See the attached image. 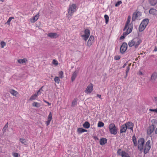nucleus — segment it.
Segmentation results:
<instances>
[{"instance_id": "1", "label": "nucleus", "mask_w": 157, "mask_h": 157, "mask_svg": "<svg viewBox=\"0 0 157 157\" xmlns=\"http://www.w3.org/2000/svg\"><path fill=\"white\" fill-rule=\"evenodd\" d=\"M141 42V40L138 37H136L129 41L128 44L130 47L134 46L135 48H137Z\"/></svg>"}, {"instance_id": "2", "label": "nucleus", "mask_w": 157, "mask_h": 157, "mask_svg": "<svg viewBox=\"0 0 157 157\" xmlns=\"http://www.w3.org/2000/svg\"><path fill=\"white\" fill-rule=\"evenodd\" d=\"M109 128L110 133L113 135H116L117 132V128L113 123L110 124L109 126Z\"/></svg>"}, {"instance_id": "3", "label": "nucleus", "mask_w": 157, "mask_h": 157, "mask_svg": "<svg viewBox=\"0 0 157 157\" xmlns=\"http://www.w3.org/2000/svg\"><path fill=\"white\" fill-rule=\"evenodd\" d=\"M77 6L75 4H72L70 5L68 10V16H72L73 13L76 10Z\"/></svg>"}, {"instance_id": "4", "label": "nucleus", "mask_w": 157, "mask_h": 157, "mask_svg": "<svg viewBox=\"0 0 157 157\" xmlns=\"http://www.w3.org/2000/svg\"><path fill=\"white\" fill-rule=\"evenodd\" d=\"M144 139L143 138L139 139L138 143V147L140 151H142L143 149L144 145Z\"/></svg>"}, {"instance_id": "5", "label": "nucleus", "mask_w": 157, "mask_h": 157, "mask_svg": "<svg viewBox=\"0 0 157 157\" xmlns=\"http://www.w3.org/2000/svg\"><path fill=\"white\" fill-rule=\"evenodd\" d=\"M151 148V141L150 140H148L145 144L144 148V154L147 153Z\"/></svg>"}, {"instance_id": "6", "label": "nucleus", "mask_w": 157, "mask_h": 157, "mask_svg": "<svg viewBox=\"0 0 157 157\" xmlns=\"http://www.w3.org/2000/svg\"><path fill=\"white\" fill-rule=\"evenodd\" d=\"M117 153L118 155L121 156L122 157H130L128 153L121 149H119L117 150Z\"/></svg>"}, {"instance_id": "7", "label": "nucleus", "mask_w": 157, "mask_h": 157, "mask_svg": "<svg viewBox=\"0 0 157 157\" xmlns=\"http://www.w3.org/2000/svg\"><path fill=\"white\" fill-rule=\"evenodd\" d=\"M141 12L140 11L134 12L132 15V21H134L136 19H138L139 17L141 16Z\"/></svg>"}, {"instance_id": "8", "label": "nucleus", "mask_w": 157, "mask_h": 157, "mask_svg": "<svg viewBox=\"0 0 157 157\" xmlns=\"http://www.w3.org/2000/svg\"><path fill=\"white\" fill-rule=\"evenodd\" d=\"M127 48V44L126 42L123 43L120 47V52L121 54H124Z\"/></svg>"}, {"instance_id": "9", "label": "nucleus", "mask_w": 157, "mask_h": 157, "mask_svg": "<svg viewBox=\"0 0 157 157\" xmlns=\"http://www.w3.org/2000/svg\"><path fill=\"white\" fill-rule=\"evenodd\" d=\"M93 85L90 83L84 91L87 94L90 93L93 90Z\"/></svg>"}, {"instance_id": "10", "label": "nucleus", "mask_w": 157, "mask_h": 157, "mask_svg": "<svg viewBox=\"0 0 157 157\" xmlns=\"http://www.w3.org/2000/svg\"><path fill=\"white\" fill-rule=\"evenodd\" d=\"M48 36L51 38L54 39L58 37L59 35L57 33H50L48 34Z\"/></svg>"}, {"instance_id": "11", "label": "nucleus", "mask_w": 157, "mask_h": 157, "mask_svg": "<svg viewBox=\"0 0 157 157\" xmlns=\"http://www.w3.org/2000/svg\"><path fill=\"white\" fill-rule=\"evenodd\" d=\"M125 124L126 125L127 129H130L132 130V132H133L134 124L132 122H128Z\"/></svg>"}, {"instance_id": "12", "label": "nucleus", "mask_w": 157, "mask_h": 157, "mask_svg": "<svg viewBox=\"0 0 157 157\" xmlns=\"http://www.w3.org/2000/svg\"><path fill=\"white\" fill-rule=\"evenodd\" d=\"M52 119V113L50 112L48 117V120L45 122V124L47 126H48L50 124V122Z\"/></svg>"}, {"instance_id": "13", "label": "nucleus", "mask_w": 157, "mask_h": 157, "mask_svg": "<svg viewBox=\"0 0 157 157\" xmlns=\"http://www.w3.org/2000/svg\"><path fill=\"white\" fill-rule=\"evenodd\" d=\"M94 36L92 35L90 36L88 42H87V45L90 47L92 44L94 40Z\"/></svg>"}, {"instance_id": "14", "label": "nucleus", "mask_w": 157, "mask_h": 157, "mask_svg": "<svg viewBox=\"0 0 157 157\" xmlns=\"http://www.w3.org/2000/svg\"><path fill=\"white\" fill-rule=\"evenodd\" d=\"M78 72V71L77 70H75L74 72L71 77V79L72 82H73L75 80L77 76Z\"/></svg>"}, {"instance_id": "15", "label": "nucleus", "mask_w": 157, "mask_h": 157, "mask_svg": "<svg viewBox=\"0 0 157 157\" xmlns=\"http://www.w3.org/2000/svg\"><path fill=\"white\" fill-rule=\"evenodd\" d=\"M154 129V127L153 125L149 126L147 130V134L148 135L151 134L153 132Z\"/></svg>"}, {"instance_id": "16", "label": "nucleus", "mask_w": 157, "mask_h": 157, "mask_svg": "<svg viewBox=\"0 0 157 157\" xmlns=\"http://www.w3.org/2000/svg\"><path fill=\"white\" fill-rule=\"evenodd\" d=\"M157 78V72L153 73L151 77V79L152 82H155Z\"/></svg>"}, {"instance_id": "17", "label": "nucleus", "mask_w": 157, "mask_h": 157, "mask_svg": "<svg viewBox=\"0 0 157 157\" xmlns=\"http://www.w3.org/2000/svg\"><path fill=\"white\" fill-rule=\"evenodd\" d=\"M127 129V128L125 124L122 125L121 127L120 132L121 133H122L125 132Z\"/></svg>"}, {"instance_id": "18", "label": "nucleus", "mask_w": 157, "mask_h": 157, "mask_svg": "<svg viewBox=\"0 0 157 157\" xmlns=\"http://www.w3.org/2000/svg\"><path fill=\"white\" fill-rule=\"evenodd\" d=\"M149 13L150 14L155 15L157 13V11L155 9L151 8L149 10Z\"/></svg>"}, {"instance_id": "19", "label": "nucleus", "mask_w": 157, "mask_h": 157, "mask_svg": "<svg viewBox=\"0 0 157 157\" xmlns=\"http://www.w3.org/2000/svg\"><path fill=\"white\" fill-rule=\"evenodd\" d=\"M107 139L103 138H101L100 141V144L101 145H103L107 142Z\"/></svg>"}, {"instance_id": "20", "label": "nucleus", "mask_w": 157, "mask_h": 157, "mask_svg": "<svg viewBox=\"0 0 157 157\" xmlns=\"http://www.w3.org/2000/svg\"><path fill=\"white\" fill-rule=\"evenodd\" d=\"M28 60L26 58H23L22 59H19L17 60L18 63L20 64L25 63Z\"/></svg>"}, {"instance_id": "21", "label": "nucleus", "mask_w": 157, "mask_h": 157, "mask_svg": "<svg viewBox=\"0 0 157 157\" xmlns=\"http://www.w3.org/2000/svg\"><path fill=\"white\" fill-rule=\"evenodd\" d=\"M149 21V20L148 19H145L143 20L141 22L142 24L143 25L145 26H146L148 24Z\"/></svg>"}, {"instance_id": "22", "label": "nucleus", "mask_w": 157, "mask_h": 157, "mask_svg": "<svg viewBox=\"0 0 157 157\" xmlns=\"http://www.w3.org/2000/svg\"><path fill=\"white\" fill-rule=\"evenodd\" d=\"M146 26L142 24L141 23L139 25V30L140 32H141L143 31L146 28Z\"/></svg>"}, {"instance_id": "23", "label": "nucleus", "mask_w": 157, "mask_h": 157, "mask_svg": "<svg viewBox=\"0 0 157 157\" xmlns=\"http://www.w3.org/2000/svg\"><path fill=\"white\" fill-rule=\"evenodd\" d=\"M150 4L152 6H155L157 3V0H148Z\"/></svg>"}, {"instance_id": "24", "label": "nucleus", "mask_w": 157, "mask_h": 157, "mask_svg": "<svg viewBox=\"0 0 157 157\" xmlns=\"http://www.w3.org/2000/svg\"><path fill=\"white\" fill-rule=\"evenodd\" d=\"M77 132L80 133H82L85 132H87V130L82 128H78L77 130Z\"/></svg>"}, {"instance_id": "25", "label": "nucleus", "mask_w": 157, "mask_h": 157, "mask_svg": "<svg viewBox=\"0 0 157 157\" xmlns=\"http://www.w3.org/2000/svg\"><path fill=\"white\" fill-rule=\"evenodd\" d=\"M39 17V14L36 15L35 16L33 17V18L32 21H31V22L33 23L35 22L38 19Z\"/></svg>"}, {"instance_id": "26", "label": "nucleus", "mask_w": 157, "mask_h": 157, "mask_svg": "<svg viewBox=\"0 0 157 157\" xmlns=\"http://www.w3.org/2000/svg\"><path fill=\"white\" fill-rule=\"evenodd\" d=\"M77 103V99L75 98L73 100L72 103V107H75Z\"/></svg>"}, {"instance_id": "27", "label": "nucleus", "mask_w": 157, "mask_h": 157, "mask_svg": "<svg viewBox=\"0 0 157 157\" xmlns=\"http://www.w3.org/2000/svg\"><path fill=\"white\" fill-rule=\"evenodd\" d=\"M19 140L22 144H24L25 146H26L27 145V143L25 139L23 138H20Z\"/></svg>"}, {"instance_id": "28", "label": "nucleus", "mask_w": 157, "mask_h": 157, "mask_svg": "<svg viewBox=\"0 0 157 157\" xmlns=\"http://www.w3.org/2000/svg\"><path fill=\"white\" fill-rule=\"evenodd\" d=\"M90 123L87 121L85 122L83 124V127L86 128H89L90 127Z\"/></svg>"}, {"instance_id": "29", "label": "nucleus", "mask_w": 157, "mask_h": 157, "mask_svg": "<svg viewBox=\"0 0 157 157\" xmlns=\"http://www.w3.org/2000/svg\"><path fill=\"white\" fill-rule=\"evenodd\" d=\"M38 95L36 93L32 95L29 99V100L32 101L36 99Z\"/></svg>"}, {"instance_id": "30", "label": "nucleus", "mask_w": 157, "mask_h": 157, "mask_svg": "<svg viewBox=\"0 0 157 157\" xmlns=\"http://www.w3.org/2000/svg\"><path fill=\"white\" fill-rule=\"evenodd\" d=\"M132 140L134 144V146H137V141L136 137L135 136H132Z\"/></svg>"}, {"instance_id": "31", "label": "nucleus", "mask_w": 157, "mask_h": 157, "mask_svg": "<svg viewBox=\"0 0 157 157\" xmlns=\"http://www.w3.org/2000/svg\"><path fill=\"white\" fill-rule=\"evenodd\" d=\"M10 92L13 95L16 96L18 94V92L14 90H12Z\"/></svg>"}, {"instance_id": "32", "label": "nucleus", "mask_w": 157, "mask_h": 157, "mask_svg": "<svg viewBox=\"0 0 157 157\" xmlns=\"http://www.w3.org/2000/svg\"><path fill=\"white\" fill-rule=\"evenodd\" d=\"M32 105L33 107L37 108L39 107L40 106V105L39 103L36 102L33 103L32 104Z\"/></svg>"}, {"instance_id": "33", "label": "nucleus", "mask_w": 157, "mask_h": 157, "mask_svg": "<svg viewBox=\"0 0 157 157\" xmlns=\"http://www.w3.org/2000/svg\"><path fill=\"white\" fill-rule=\"evenodd\" d=\"M85 34L84 35H86V36H89L90 34V31L89 29H85L84 31Z\"/></svg>"}, {"instance_id": "34", "label": "nucleus", "mask_w": 157, "mask_h": 157, "mask_svg": "<svg viewBox=\"0 0 157 157\" xmlns=\"http://www.w3.org/2000/svg\"><path fill=\"white\" fill-rule=\"evenodd\" d=\"M54 81L56 82L59 84L60 81V80L58 77L56 76L54 78Z\"/></svg>"}, {"instance_id": "35", "label": "nucleus", "mask_w": 157, "mask_h": 157, "mask_svg": "<svg viewBox=\"0 0 157 157\" xmlns=\"http://www.w3.org/2000/svg\"><path fill=\"white\" fill-rule=\"evenodd\" d=\"M104 125V124L103 122L99 121L98 124V127H102Z\"/></svg>"}, {"instance_id": "36", "label": "nucleus", "mask_w": 157, "mask_h": 157, "mask_svg": "<svg viewBox=\"0 0 157 157\" xmlns=\"http://www.w3.org/2000/svg\"><path fill=\"white\" fill-rule=\"evenodd\" d=\"M130 65H131V64H130L127 67V69H126V76L125 77V78H126V77L127 76L128 73V72L130 70Z\"/></svg>"}, {"instance_id": "37", "label": "nucleus", "mask_w": 157, "mask_h": 157, "mask_svg": "<svg viewBox=\"0 0 157 157\" xmlns=\"http://www.w3.org/2000/svg\"><path fill=\"white\" fill-rule=\"evenodd\" d=\"M104 18L105 20V23L106 24H107L109 21V16L105 14L104 15Z\"/></svg>"}, {"instance_id": "38", "label": "nucleus", "mask_w": 157, "mask_h": 157, "mask_svg": "<svg viewBox=\"0 0 157 157\" xmlns=\"http://www.w3.org/2000/svg\"><path fill=\"white\" fill-rule=\"evenodd\" d=\"M81 36L82 38L85 41H86L88 39L89 36H86V35H82Z\"/></svg>"}, {"instance_id": "39", "label": "nucleus", "mask_w": 157, "mask_h": 157, "mask_svg": "<svg viewBox=\"0 0 157 157\" xmlns=\"http://www.w3.org/2000/svg\"><path fill=\"white\" fill-rule=\"evenodd\" d=\"M1 47L2 48H3L6 45V43L5 42L2 41L0 43Z\"/></svg>"}, {"instance_id": "40", "label": "nucleus", "mask_w": 157, "mask_h": 157, "mask_svg": "<svg viewBox=\"0 0 157 157\" xmlns=\"http://www.w3.org/2000/svg\"><path fill=\"white\" fill-rule=\"evenodd\" d=\"M131 20V17L130 15L128 16V19L127 21V22H126V24H128L130 21Z\"/></svg>"}, {"instance_id": "41", "label": "nucleus", "mask_w": 157, "mask_h": 157, "mask_svg": "<svg viewBox=\"0 0 157 157\" xmlns=\"http://www.w3.org/2000/svg\"><path fill=\"white\" fill-rule=\"evenodd\" d=\"M43 86H42L41 88L39 89V90L38 91L36 94H37L38 95H39L41 91H43V90H42V88H43Z\"/></svg>"}, {"instance_id": "42", "label": "nucleus", "mask_w": 157, "mask_h": 157, "mask_svg": "<svg viewBox=\"0 0 157 157\" xmlns=\"http://www.w3.org/2000/svg\"><path fill=\"white\" fill-rule=\"evenodd\" d=\"M121 3H122L121 1H119L116 3V4L115 5V6L116 7H118Z\"/></svg>"}, {"instance_id": "43", "label": "nucleus", "mask_w": 157, "mask_h": 157, "mask_svg": "<svg viewBox=\"0 0 157 157\" xmlns=\"http://www.w3.org/2000/svg\"><path fill=\"white\" fill-rule=\"evenodd\" d=\"M8 123H7L4 126V128H3V130L5 131L6 130L7 128H8Z\"/></svg>"}, {"instance_id": "44", "label": "nucleus", "mask_w": 157, "mask_h": 157, "mask_svg": "<svg viewBox=\"0 0 157 157\" xmlns=\"http://www.w3.org/2000/svg\"><path fill=\"white\" fill-rule=\"evenodd\" d=\"M59 76L61 78H63V72L62 71H61L59 72Z\"/></svg>"}, {"instance_id": "45", "label": "nucleus", "mask_w": 157, "mask_h": 157, "mask_svg": "<svg viewBox=\"0 0 157 157\" xmlns=\"http://www.w3.org/2000/svg\"><path fill=\"white\" fill-rule=\"evenodd\" d=\"M132 29L128 28V29H127L126 32H127V33H128V34L132 32Z\"/></svg>"}, {"instance_id": "46", "label": "nucleus", "mask_w": 157, "mask_h": 157, "mask_svg": "<svg viewBox=\"0 0 157 157\" xmlns=\"http://www.w3.org/2000/svg\"><path fill=\"white\" fill-rule=\"evenodd\" d=\"M14 17H9L7 21V23L8 24H9L12 19Z\"/></svg>"}, {"instance_id": "47", "label": "nucleus", "mask_w": 157, "mask_h": 157, "mask_svg": "<svg viewBox=\"0 0 157 157\" xmlns=\"http://www.w3.org/2000/svg\"><path fill=\"white\" fill-rule=\"evenodd\" d=\"M121 57L119 56H116L114 58V59L115 60H118L120 59Z\"/></svg>"}, {"instance_id": "48", "label": "nucleus", "mask_w": 157, "mask_h": 157, "mask_svg": "<svg viewBox=\"0 0 157 157\" xmlns=\"http://www.w3.org/2000/svg\"><path fill=\"white\" fill-rule=\"evenodd\" d=\"M149 110L153 112H155L157 113V109H150Z\"/></svg>"}, {"instance_id": "49", "label": "nucleus", "mask_w": 157, "mask_h": 157, "mask_svg": "<svg viewBox=\"0 0 157 157\" xmlns=\"http://www.w3.org/2000/svg\"><path fill=\"white\" fill-rule=\"evenodd\" d=\"M53 64L57 65L58 64V62L56 59H53Z\"/></svg>"}, {"instance_id": "50", "label": "nucleus", "mask_w": 157, "mask_h": 157, "mask_svg": "<svg viewBox=\"0 0 157 157\" xmlns=\"http://www.w3.org/2000/svg\"><path fill=\"white\" fill-rule=\"evenodd\" d=\"M128 28H130L132 29H133V24L132 23L129 24V25Z\"/></svg>"}, {"instance_id": "51", "label": "nucleus", "mask_w": 157, "mask_h": 157, "mask_svg": "<svg viewBox=\"0 0 157 157\" xmlns=\"http://www.w3.org/2000/svg\"><path fill=\"white\" fill-rule=\"evenodd\" d=\"M128 24L126 23L123 29L124 31L125 30L127 29L128 26Z\"/></svg>"}, {"instance_id": "52", "label": "nucleus", "mask_w": 157, "mask_h": 157, "mask_svg": "<svg viewBox=\"0 0 157 157\" xmlns=\"http://www.w3.org/2000/svg\"><path fill=\"white\" fill-rule=\"evenodd\" d=\"M125 38V36L123 35H122L120 38V40H122Z\"/></svg>"}, {"instance_id": "53", "label": "nucleus", "mask_w": 157, "mask_h": 157, "mask_svg": "<svg viewBox=\"0 0 157 157\" xmlns=\"http://www.w3.org/2000/svg\"><path fill=\"white\" fill-rule=\"evenodd\" d=\"M128 34V33H127L126 32H124L123 33V35L124 36H126Z\"/></svg>"}, {"instance_id": "54", "label": "nucleus", "mask_w": 157, "mask_h": 157, "mask_svg": "<svg viewBox=\"0 0 157 157\" xmlns=\"http://www.w3.org/2000/svg\"><path fill=\"white\" fill-rule=\"evenodd\" d=\"M13 156L14 157H18V154L17 153H14L13 154Z\"/></svg>"}, {"instance_id": "55", "label": "nucleus", "mask_w": 157, "mask_h": 157, "mask_svg": "<svg viewBox=\"0 0 157 157\" xmlns=\"http://www.w3.org/2000/svg\"><path fill=\"white\" fill-rule=\"evenodd\" d=\"M128 62H127L125 63L123 65V66H122V68H124L127 64Z\"/></svg>"}, {"instance_id": "56", "label": "nucleus", "mask_w": 157, "mask_h": 157, "mask_svg": "<svg viewBox=\"0 0 157 157\" xmlns=\"http://www.w3.org/2000/svg\"><path fill=\"white\" fill-rule=\"evenodd\" d=\"M154 100L156 104H157V97H154Z\"/></svg>"}, {"instance_id": "57", "label": "nucleus", "mask_w": 157, "mask_h": 157, "mask_svg": "<svg viewBox=\"0 0 157 157\" xmlns=\"http://www.w3.org/2000/svg\"><path fill=\"white\" fill-rule=\"evenodd\" d=\"M97 97H98L99 98H100V99H101V95H100V94H97Z\"/></svg>"}, {"instance_id": "58", "label": "nucleus", "mask_w": 157, "mask_h": 157, "mask_svg": "<svg viewBox=\"0 0 157 157\" xmlns=\"http://www.w3.org/2000/svg\"><path fill=\"white\" fill-rule=\"evenodd\" d=\"M44 102H45L46 103H47L49 105H51V103H50L49 102H48V101H46L45 100H44Z\"/></svg>"}, {"instance_id": "59", "label": "nucleus", "mask_w": 157, "mask_h": 157, "mask_svg": "<svg viewBox=\"0 0 157 157\" xmlns=\"http://www.w3.org/2000/svg\"><path fill=\"white\" fill-rule=\"evenodd\" d=\"M139 74L140 75H143L142 72L141 71H140L139 72Z\"/></svg>"}, {"instance_id": "60", "label": "nucleus", "mask_w": 157, "mask_h": 157, "mask_svg": "<svg viewBox=\"0 0 157 157\" xmlns=\"http://www.w3.org/2000/svg\"><path fill=\"white\" fill-rule=\"evenodd\" d=\"M154 51L155 52L157 51V47L155 46V49L154 50Z\"/></svg>"}, {"instance_id": "61", "label": "nucleus", "mask_w": 157, "mask_h": 157, "mask_svg": "<svg viewBox=\"0 0 157 157\" xmlns=\"http://www.w3.org/2000/svg\"><path fill=\"white\" fill-rule=\"evenodd\" d=\"M94 139H95V140H98V138L97 137H96V136L94 137Z\"/></svg>"}, {"instance_id": "62", "label": "nucleus", "mask_w": 157, "mask_h": 157, "mask_svg": "<svg viewBox=\"0 0 157 157\" xmlns=\"http://www.w3.org/2000/svg\"><path fill=\"white\" fill-rule=\"evenodd\" d=\"M155 133L156 134H157V128H156L155 130Z\"/></svg>"}, {"instance_id": "63", "label": "nucleus", "mask_w": 157, "mask_h": 157, "mask_svg": "<svg viewBox=\"0 0 157 157\" xmlns=\"http://www.w3.org/2000/svg\"><path fill=\"white\" fill-rule=\"evenodd\" d=\"M0 1H2V2H4V0H0Z\"/></svg>"}]
</instances>
